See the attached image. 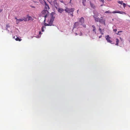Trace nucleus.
<instances>
[{"label": "nucleus", "mask_w": 130, "mask_h": 130, "mask_svg": "<svg viewBox=\"0 0 130 130\" xmlns=\"http://www.w3.org/2000/svg\"><path fill=\"white\" fill-rule=\"evenodd\" d=\"M79 22L80 23H81L80 24L82 25L83 23H84V18L83 17H82L79 19Z\"/></svg>", "instance_id": "10"}, {"label": "nucleus", "mask_w": 130, "mask_h": 130, "mask_svg": "<svg viewBox=\"0 0 130 130\" xmlns=\"http://www.w3.org/2000/svg\"><path fill=\"white\" fill-rule=\"evenodd\" d=\"M128 6L130 8V5H128Z\"/></svg>", "instance_id": "43"}, {"label": "nucleus", "mask_w": 130, "mask_h": 130, "mask_svg": "<svg viewBox=\"0 0 130 130\" xmlns=\"http://www.w3.org/2000/svg\"><path fill=\"white\" fill-rule=\"evenodd\" d=\"M119 11L115 10L111 12L112 13H119Z\"/></svg>", "instance_id": "18"}, {"label": "nucleus", "mask_w": 130, "mask_h": 130, "mask_svg": "<svg viewBox=\"0 0 130 130\" xmlns=\"http://www.w3.org/2000/svg\"><path fill=\"white\" fill-rule=\"evenodd\" d=\"M100 1L101 2L103 3H104V0H100Z\"/></svg>", "instance_id": "30"}, {"label": "nucleus", "mask_w": 130, "mask_h": 130, "mask_svg": "<svg viewBox=\"0 0 130 130\" xmlns=\"http://www.w3.org/2000/svg\"><path fill=\"white\" fill-rule=\"evenodd\" d=\"M105 37L108 42L112 44V42L111 40V38L109 37V35L105 36Z\"/></svg>", "instance_id": "7"}, {"label": "nucleus", "mask_w": 130, "mask_h": 130, "mask_svg": "<svg viewBox=\"0 0 130 130\" xmlns=\"http://www.w3.org/2000/svg\"><path fill=\"white\" fill-rule=\"evenodd\" d=\"M120 39L121 41L122 42V43H123V39L121 37H120Z\"/></svg>", "instance_id": "25"}, {"label": "nucleus", "mask_w": 130, "mask_h": 130, "mask_svg": "<svg viewBox=\"0 0 130 130\" xmlns=\"http://www.w3.org/2000/svg\"><path fill=\"white\" fill-rule=\"evenodd\" d=\"M123 6L124 8H125L126 6V4L124 3H123Z\"/></svg>", "instance_id": "26"}, {"label": "nucleus", "mask_w": 130, "mask_h": 130, "mask_svg": "<svg viewBox=\"0 0 130 130\" xmlns=\"http://www.w3.org/2000/svg\"><path fill=\"white\" fill-rule=\"evenodd\" d=\"M113 31L115 32H116L117 31V29H114Z\"/></svg>", "instance_id": "31"}, {"label": "nucleus", "mask_w": 130, "mask_h": 130, "mask_svg": "<svg viewBox=\"0 0 130 130\" xmlns=\"http://www.w3.org/2000/svg\"><path fill=\"white\" fill-rule=\"evenodd\" d=\"M82 25L79 23L78 22H76L75 23L74 25V28H78L80 27V26Z\"/></svg>", "instance_id": "5"}, {"label": "nucleus", "mask_w": 130, "mask_h": 130, "mask_svg": "<svg viewBox=\"0 0 130 130\" xmlns=\"http://www.w3.org/2000/svg\"><path fill=\"white\" fill-rule=\"evenodd\" d=\"M74 8H69L67 7H66L64 9V11L66 12L69 13H73L74 11Z\"/></svg>", "instance_id": "3"}, {"label": "nucleus", "mask_w": 130, "mask_h": 130, "mask_svg": "<svg viewBox=\"0 0 130 130\" xmlns=\"http://www.w3.org/2000/svg\"><path fill=\"white\" fill-rule=\"evenodd\" d=\"M42 16L45 18V20L44 21L45 22V18L48 14V12L47 10L44 9L42 11Z\"/></svg>", "instance_id": "2"}, {"label": "nucleus", "mask_w": 130, "mask_h": 130, "mask_svg": "<svg viewBox=\"0 0 130 130\" xmlns=\"http://www.w3.org/2000/svg\"><path fill=\"white\" fill-rule=\"evenodd\" d=\"M105 13H112V12H111L110 11H109L108 10V11H106L105 12Z\"/></svg>", "instance_id": "24"}, {"label": "nucleus", "mask_w": 130, "mask_h": 130, "mask_svg": "<svg viewBox=\"0 0 130 130\" xmlns=\"http://www.w3.org/2000/svg\"><path fill=\"white\" fill-rule=\"evenodd\" d=\"M119 13L122 14H126V13L125 12H123L121 11H119Z\"/></svg>", "instance_id": "17"}, {"label": "nucleus", "mask_w": 130, "mask_h": 130, "mask_svg": "<svg viewBox=\"0 0 130 130\" xmlns=\"http://www.w3.org/2000/svg\"><path fill=\"white\" fill-rule=\"evenodd\" d=\"M15 40L16 41H19L21 40V39H20L19 37H17L15 39Z\"/></svg>", "instance_id": "19"}, {"label": "nucleus", "mask_w": 130, "mask_h": 130, "mask_svg": "<svg viewBox=\"0 0 130 130\" xmlns=\"http://www.w3.org/2000/svg\"><path fill=\"white\" fill-rule=\"evenodd\" d=\"M46 27L45 26H43L41 28V31L42 32L44 31V28H45Z\"/></svg>", "instance_id": "23"}, {"label": "nucleus", "mask_w": 130, "mask_h": 130, "mask_svg": "<svg viewBox=\"0 0 130 130\" xmlns=\"http://www.w3.org/2000/svg\"><path fill=\"white\" fill-rule=\"evenodd\" d=\"M102 37V35H101V36H99V38H101V37Z\"/></svg>", "instance_id": "38"}, {"label": "nucleus", "mask_w": 130, "mask_h": 130, "mask_svg": "<svg viewBox=\"0 0 130 130\" xmlns=\"http://www.w3.org/2000/svg\"><path fill=\"white\" fill-rule=\"evenodd\" d=\"M118 3L119 4H120L121 5H122L123 4V1H118Z\"/></svg>", "instance_id": "22"}, {"label": "nucleus", "mask_w": 130, "mask_h": 130, "mask_svg": "<svg viewBox=\"0 0 130 130\" xmlns=\"http://www.w3.org/2000/svg\"><path fill=\"white\" fill-rule=\"evenodd\" d=\"M55 13L54 12H52L51 14V18L50 20L48 22V24H47L46 23H45L44 24V26H51L52 25L53 22L54 20V18H55Z\"/></svg>", "instance_id": "1"}, {"label": "nucleus", "mask_w": 130, "mask_h": 130, "mask_svg": "<svg viewBox=\"0 0 130 130\" xmlns=\"http://www.w3.org/2000/svg\"><path fill=\"white\" fill-rule=\"evenodd\" d=\"M2 11V10L0 9V13Z\"/></svg>", "instance_id": "39"}, {"label": "nucleus", "mask_w": 130, "mask_h": 130, "mask_svg": "<svg viewBox=\"0 0 130 130\" xmlns=\"http://www.w3.org/2000/svg\"><path fill=\"white\" fill-rule=\"evenodd\" d=\"M27 18L28 19V20H33V19H32V18L31 17L28 16L27 17Z\"/></svg>", "instance_id": "21"}, {"label": "nucleus", "mask_w": 130, "mask_h": 130, "mask_svg": "<svg viewBox=\"0 0 130 130\" xmlns=\"http://www.w3.org/2000/svg\"><path fill=\"white\" fill-rule=\"evenodd\" d=\"M101 34L102 35H103L104 34V33L103 32H102H102H100Z\"/></svg>", "instance_id": "34"}, {"label": "nucleus", "mask_w": 130, "mask_h": 130, "mask_svg": "<svg viewBox=\"0 0 130 130\" xmlns=\"http://www.w3.org/2000/svg\"><path fill=\"white\" fill-rule=\"evenodd\" d=\"M98 15H99L98 14H95L93 15V17L94 19V20L95 22H98L99 19L100 18L98 17Z\"/></svg>", "instance_id": "8"}, {"label": "nucleus", "mask_w": 130, "mask_h": 130, "mask_svg": "<svg viewBox=\"0 0 130 130\" xmlns=\"http://www.w3.org/2000/svg\"><path fill=\"white\" fill-rule=\"evenodd\" d=\"M90 3L91 7L93 8H95V6L94 5V4L92 3L91 2H90Z\"/></svg>", "instance_id": "14"}, {"label": "nucleus", "mask_w": 130, "mask_h": 130, "mask_svg": "<svg viewBox=\"0 0 130 130\" xmlns=\"http://www.w3.org/2000/svg\"><path fill=\"white\" fill-rule=\"evenodd\" d=\"M60 2H61L62 3H64V2H63V1H62V0H60Z\"/></svg>", "instance_id": "32"}, {"label": "nucleus", "mask_w": 130, "mask_h": 130, "mask_svg": "<svg viewBox=\"0 0 130 130\" xmlns=\"http://www.w3.org/2000/svg\"><path fill=\"white\" fill-rule=\"evenodd\" d=\"M27 18H25L24 19H20L17 20V21H27Z\"/></svg>", "instance_id": "13"}, {"label": "nucleus", "mask_w": 130, "mask_h": 130, "mask_svg": "<svg viewBox=\"0 0 130 130\" xmlns=\"http://www.w3.org/2000/svg\"><path fill=\"white\" fill-rule=\"evenodd\" d=\"M48 1L49 3L51 5H54L55 7L56 6L57 7L58 6V4L57 3V0H49Z\"/></svg>", "instance_id": "4"}, {"label": "nucleus", "mask_w": 130, "mask_h": 130, "mask_svg": "<svg viewBox=\"0 0 130 130\" xmlns=\"http://www.w3.org/2000/svg\"><path fill=\"white\" fill-rule=\"evenodd\" d=\"M31 7L32 8H35V6H31Z\"/></svg>", "instance_id": "33"}, {"label": "nucleus", "mask_w": 130, "mask_h": 130, "mask_svg": "<svg viewBox=\"0 0 130 130\" xmlns=\"http://www.w3.org/2000/svg\"><path fill=\"white\" fill-rule=\"evenodd\" d=\"M92 27L93 28L92 30L93 31L95 34H96V28L95 27L94 25H92Z\"/></svg>", "instance_id": "12"}, {"label": "nucleus", "mask_w": 130, "mask_h": 130, "mask_svg": "<svg viewBox=\"0 0 130 130\" xmlns=\"http://www.w3.org/2000/svg\"><path fill=\"white\" fill-rule=\"evenodd\" d=\"M116 45H118L119 44V40L118 39H116Z\"/></svg>", "instance_id": "16"}, {"label": "nucleus", "mask_w": 130, "mask_h": 130, "mask_svg": "<svg viewBox=\"0 0 130 130\" xmlns=\"http://www.w3.org/2000/svg\"><path fill=\"white\" fill-rule=\"evenodd\" d=\"M44 5H45V8H44L46 10H48L50 9L49 6L45 2H44Z\"/></svg>", "instance_id": "11"}, {"label": "nucleus", "mask_w": 130, "mask_h": 130, "mask_svg": "<svg viewBox=\"0 0 130 130\" xmlns=\"http://www.w3.org/2000/svg\"><path fill=\"white\" fill-rule=\"evenodd\" d=\"M55 8L60 13H61L64 10L63 9L59 8V6L57 7L56 6Z\"/></svg>", "instance_id": "9"}, {"label": "nucleus", "mask_w": 130, "mask_h": 130, "mask_svg": "<svg viewBox=\"0 0 130 130\" xmlns=\"http://www.w3.org/2000/svg\"><path fill=\"white\" fill-rule=\"evenodd\" d=\"M122 32V31H118V33H117V35H118L119 34V32Z\"/></svg>", "instance_id": "29"}, {"label": "nucleus", "mask_w": 130, "mask_h": 130, "mask_svg": "<svg viewBox=\"0 0 130 130\" xmlns=\"http://www.w3.org/2000/svg\"><path fill=\"white\" fill-rule=\"evenodd\" d=\"M72 0H70V2H69V3H71V1H72Z\"/></svg>", "instance_id": "36"}, {"label": "nucleus", "mask_w": 130, "mask_h": 130, "mask_svg": "<svg viewBox=\"0 0 130 130\" xmlns=\"http://www.w3.org/2000/svg\"><path fill=\"white\" fill-rule=\"evenodd\" d=\"M103 17H101L99 19V21H98V22L100 23H101L105 25V19H103Z\"/></svg>", "instance_id": "6"}, {"label": "nucleus", "mask_w": 130, "mask_h": 130, "mask_svg": "<svg viewBox=\"0 0 130 130\" xmlns=\"http://www.w3.org/2000/svg\"><path fill=\"white\" fill-rule=\"evenodd\" d=\"M78 35L80 36H82V33L81 32H80V33H79Z\"/></svg>", "instance_id": "28"}, {"label": "nucleus", "mask_w": 130, "mask_h": 130, "mask_svg": "<svg viewBox=\"0 0 130 130\" xmlns=\"http://www.w3.org/2000/svg\"><path fill=\"white\" fill-rule=\"evenodd\" d=\"M71 13V15L72 16H73V13Z\"/></svg>", "instance_id": "37"}, {"label": "nucleus", "mask_w": 130, "mask_h": 130, "mask_svg": "<svg viewBox=\"0 0 130 130\" xmlns=\"http://www.w3.org/2000/svg\"><path fill=\"white\" fill-rule=\"evenodd\" d=\"M82 1L83 5L84 6H85L86 5V0H82Z\"/></svg>", "instance_id": "15"}, {"label": "nucleus", "mask_w": 130, "mask_h": 130, "mask_svg": "<svg viewBox=\"0 0 130 130\" xmlns=\"http://www.w3.org/2000/svg\"><path fill=\"white\" fill-rule=\"evenodd\" d=\"M79 9H78V10H77V14H78V11H79Z\"/></svg>", "instance_id": "40"}, {"label": "nucleus", "mask_w": 130, "mask_h": 130, "mask_svg": "<svg viewBox=\"0 0 130 130\" xmlns=\"http://www.w3.org/2000/svg\"><path fill=\"white\" fill-rule=\"evenodd\" d=\"M99 30L100 31V32L102 31V29L100 27L99 28Z\"/></svg>", "instance_id": "27"}, {"label": "nucleus", "mask_w": 130, "mask_h": 130, "mask_svg": "<svg viewBox=\"0 0 130 130\" xmlns=\"http://www.w3.org/2000/svg\"><path fill=\"white\" fill-rule=\"evenodd\" d=\"M42 33H41V31H40L39 32V34H42Z\"/></svg>", "instance_id": "35"}, {"label": "nucleus", "mask_w": 130, "mask_h": 130, "mask_svg": "<svg viewBox=\"0 0 130 130\" xmlns=\"http://www.w3.org/2000/svg\"><path fill=\"white\" fill-rule=\"evenodd\" d=\"M77 35H78V34L77 33H75V35L76 36H77Z\"/></svg>", "instance_id": "41"}, {"label": "nucleus", "mask_w": 130, "mask_h": 130, "mask_svg": "<svg viewBox=\"0 0 130 130\" xmlns=\"http://www.w3.org/2000/svg\"><path fill=\"white\" fill-rule=\"evenodd\" d=\"M10 27V26L9 25V24H8L6 25V29L7 30H8V28H9Z\"/></svg>", "instance_id": "20"}, {"label": "nucleus", "mask_w": 130, "mask_h": 130, "mask_svg": "<svg viewBox=\"0 0 130 130\" xmlns=\"http://www.w3.org/2000/svg\"><path fill=\"white\" fill-rule=\"evenodd\" d=\"M15 19H16V20H17L18 19L17 18H15Z\"/></svg>", "instance_id": "42"}]
</instances>
